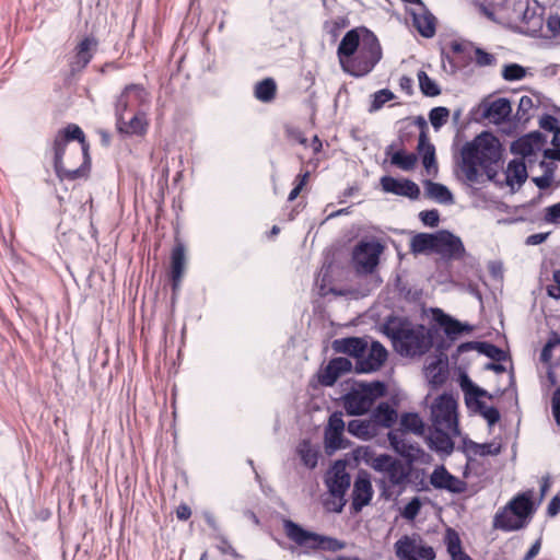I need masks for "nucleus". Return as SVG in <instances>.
I'll return each instance as SVG.
<instances>
[{"instance_id": "19", "label": "nucleus", "mask_w": 560, "mask_h": 560, "mask_svg": "<svg viewBox=\"0 0 560 560\" xmlns=\"http://www.w3.org/2000/svg\"><path fill=\"white\" fill-rule=\"evenodd\" d=\"M480 108L482 110V117L495 125L506 121L512 113L511 103L504 97L482 102Z\"/></svg>"}, {"instance_id": "44", "label": "nucleus", "mask_w": 560, "mask_h": 560, "mask_svg": "<svg viewBox=\"0 0 560 560\" xmlns=\"http://www.w3.org/2000/svg\"><path fill=\"white\" fill-rule=\"evenodd\" d=\"M418 80L420 90L425 96L433 97L440 95L441 90L439 85L424 71H419Z\"/></svg>"}, {"instance_id": "23", "label": "nucleus", "mask_w": 560, "mask_h": 560, "mask_svg": "<svg viewBox=\"0 0 560 560\" xmlns=\"http://www.w3.org/2000/svg\"><path fill=\"white\" fill-rule=\"evenodd\" d=\"M416 9H410L412 24L419 32V35H434L436 27V18L422 4H416Z\"/></svg>"}, {"instance_id": "16", "label": "nucleus", "mask_w": 560, "mask_h": 560, "mask_svg": "<svg viewBox=\"0 0 560 560\" xmlns=\"http://www.w3.org/2000/svg\"><path fill=\"white\" fill-rule=\"evenodd\" d=\"M373 487L371 482L370 475L361 470L357 475L353 488H352V502H351V509L353 512L358 513L360 512L364 506L370 504L372 498H373Z\"/></svg>"}, {"instance_id": "54", "label": "nucleus", "mask_w": 560, "mask_h": 560, "mask_svg": "<svg viewBox=\"0 0 560 560\" xmlns=\"http://www.w3.org/2000/svg\"><path fill=\"white\" fill-rule=\"evenodd\" d=\"M345 430V422L341 412H334L328 420L326 431H332L335 434H342Z\"/></svg>"}, {"instance_id": "9", "label": "nucleus", "mask_w": 560, "mask_h": 560, "mask_svg": "<svg viewBox=\"0 0 560 560\" xmlns=\"http://www.w3.org/2000/svg\"><path fill=\"white\" fill-rule=\"evenodd\" d=\"M395 553L399 560H434L435 552L419 536L405 535L395 542Z\"/></svg>"}, {"instance_id": "55", "label": "nucleus", "mask_w": 560, "mask_h": 560, "mask_svg": "<svg viewBox=\"0 0 560 560\" xmlns=\"http://www.w3.org/2000/svg\"><path fill=\"white\" fill-rule=\"evenodd\" d=\"M419 218L424 225L434 228L439 224L440 213L435 209L424 210L419 213Z\"/></svg>"}, {"instance_id": "49", "label": "nucleus", "mask_w": 560, "mask_h": 560, "mask_svg": "<svg viewBox=\"0 0 560 560\" xmlns=\"http://www.w3.org/2000/svg\"><path fill=\"white\" fill-rule=\"evenodd\" d=\"M526 74L525 68L517 63H510L503 68L502 77L506 81L522 80Z\"/></svg>"}, {"instance_id": "36", "label": "nucleus", "mask_w": 560, "mask_h": 560, "mask_svg": "<svg viewBox=\"0 0 560 560\" xmlns=\"http://www.w3.org/2000/svg\"><path fill=\"white\" fill-rule=\"evenodd\" d=\"M435 319L439 323V325H441L443 327L444 332L448 337H454V336L463 334L464 331L471 330V327L469 325L462 324L457 319L451 317L447 314H444L440 310L438 311Z\"/></svg>"}, {"instance_id": "56", "label": "nucleus", "mask_w": 560, "mask_h": 560, "mask_svg": "<svg viewBox=\"0 0 560 560\" xmlns=\"http://www.w3.org/2000/svg\"><path fill=\"white\" fill-rule=\"evenodd\" d=\"M544 220L549 224H560V201L545 209Z\"/></svg>"}, {"instance_id": "17", "label": "nucleus", "mask_w": 560, "mask_h": 560, "mask_svg": "<svg viewBox=\"0 0 560 560\" xmlns=\"http://www.w3.org/2000/svg\"><path fill=\"white\" fill-rule=\"evenodd\" d=\"M381 186L385 192L407 197L416 200L420 196L419 186L410 179H397L392 176H383Z\"/></svg>"}, {"instance_id": "7", "label": "nucleus", "mask_w": 560, "mask_h": 560, "mask_svg": "<svg viewBox=\"0 0 560 560\" xmlns=\"http://www.w3.org/2000/svg\"><path fill=\"white\" fill-rule=\"evenodd\" d=\"M369 465L377 472L384 474L386 482L392 488L405 489L409 481L411 468L401 460L387 454H381L372 458Z\"/></svg>"}, {"instance_id": "48", "label": "nucleus", "mask_w": 560, "mask_h": 560, "mask_svg": "<svg viewBox=\"0 0 560 560\" xmlns=\"http://www.w3.org/2000/svg\"><path fill=\"white\" fill-rule=\"evenodd\" d=\"M395 97L394 93L388 89H383L373 94V101L371 103L370 112L378 110L384 104L392 101Z\"/></svg>"}, {"instance_id": "60", "label": "nucleus", "mask_w": 560, "mask_h": 560, "mask_svg": "<svg viewBox=\"0 0 560 560\" xmlns=\"http://www.w3.org/2000/svg\"><path fill=\"white\" fill-rule=\"evenodd\" d=\"M551 407L555 421L560 425V386L553 392Z\"/></svg>"}, {"instance_id": "2", "label": "nucleus", "mask_w": 560, "mask_h": 560, "mask_svg": "<svg viewBox=\"0 0 560 560\" xmlns=\"http://www.w3.org/2000/svg\"><path fill=\"white\" fill-rule=\"evenodd\" d=\"M381 57L377 37H342L338 47L341 68L353 77L371 72Z\"/></svg>"}, {"instance_id": "35", "label": "nucleus", "mask_w": 560, "mask_h": 560, "mask_svg": "<svg viewBox=\"0 0 560 560\" xmlns=\"http://www.w3.org/2000/svg\"><path fill=\"white\" fill-rule=\"evenodd\" d=\"M444 541L452 560H472L462 548L459 535L453 528H447Z\"/></svg>"}, {"instance_id": "11", "label": "nucleus", "mask_w": 560, "mask_h": 560, "mask_svg": "<svg viewBox=\"0 0 560 560\" xmlns=\"http://www.w3.org/2000/svg\"><path fill=\"white\" fill-rule=\"evenodd\" d=\"M149 105V92L140 84H129L124 89L116 102L115 114L147 112Z\"/></svg>"}, {"instance_id": "28", "label": "nucleus", "mask_w": 560, "mask_h": 560, "mask_svg": "<svg viewBox=\"0 0 560 560\" xmlns=\"http://www.w3.org/2000/svg\"><path fill=\"white\" fill-rule=\"evenodd\" d=\"M418 153L422 158V164L429 175L438 172V164L435 160V148L429 141L425 131H421L418 139Z\"/></svg>"}, {"instance_id": "14", "label": "nucleus", "mask_w": 560, "mask_h": 560, "mask_svg": "<svg viewBox=\"0 0 560 560\" xmlns=\"http://www.w3.org/2000/svg\"><path fill=\"white\" fill-rule=\"evenodd\" d=\"M116 125L119 132L128 136H143L149 126L147 112L116 114Z\"/></svg>"}, {"instance_id": "13", "label": "nucleus", "mask_w": 560, "mask_h": 560, "mask_svg": "<svg viewBox=\"0 0 560 560\" xmlns=\"http://www.w3.org/2000/svg\"><path fill=\"white\" fill-rule=\"evenodd\" d=\"M388 352L380 341L366 342V351L362 352L360 359L355 362V372L373 373L378 371L387 360Z\"/></svg>"}, {"instance_id": "34", "label": "nucleus", "mask_w": 560, "mask_h": 560, "mask_svg": "<svg viewBox=\"0 0 560 560\" xmlns=\"http://www.w3.org/2000/svg\"><path fill=\"white\" fill-rule=\"evenodd\" d=\"M96 46L94 37H84L79 44L75 54V61H72V72L78 69H83L91 60L93 56V48Z\"/></svg>"}, {"instance_id": "31", "label": "nucleus", "mask_w": 560, "mask_h": 560, "mask_svg": "<svg viewBox=\"0 0 560 560\" xmlns=\"http://www.w3.org/2000/svg\"><path fill=\"white\" fill-rule=\"evenodd\" d=\"M525 522L521 520L511 509L505 506L494 516L493 525L495 528L506 532L516 530L524 526Z\"/></svg>"}, {"instance_id": "25", "label": "nucleus", "mask_w": 560, "mask_h": 560, "mask_svg": "<svg viewBox=\"0 0 560 560\" xmlns=\"http://www.w3.org/2000/svg\"><path fill=\"white\" fill-rule=\"evenodd\" d=\"M452 258H460L465 248L459 237L448 231H439L438 252Z\"/></svg>"}, {"instance_id": "6", "label": "nucleus", "mask_w": 560, "mask_h": 560, "mask_svg": "<svg viewBox=\"0 0 560 560\" xmlns=\"http://www.w3.org/2000/svg\"><path fill=\"white\" fill-rule=\"evenodd\" d=\"M400 430L388 433V440L393 448L402 456L415 458L419 453V448L408 445L404 439L405 432H411L417 435L424 433V423L421 417L416 412H407L400 417Z\"/></svg>"}, {"instance_id": "43", "label": "nucleus", "mask_w": 560, "mask_h": 560, "mask_svg": "<svg viewBox=\"0 0 560 560\" xmlns=\"http://www.w3.org/2000/svg\"><path fill=\"white\" fill-rule=\"evenodd\" d=\"M390 162L402 171H411L416 166L417 155L399 150L392 155Z\"/></svg>"}, {"instance_id": "58", "label": "nucleus", "mask_w": 560, "mask_h": 560, "mask_svg": "<svg viewBox=\"0 0 560 560\" xmlns=\"http://www.w3.org/2000/svg\"><path fill=\"white\" fill-rule=\"evenodd\" d=\"M57 240H58L60 247H62L63 253L66 254L70 246V236L68 235L67 228H65L62 225V223H60L57 226Z\"/></svg>"}, {"instance_id": "21", "label": "nucleus", "mask_w": 560, "mask_h": 560, "mask_svg": "<svg viewBox=\"0 0 560 560\" xmlns=\"http://www.w3.org/2000/svg\"><path fill=\"white\" fill-rule=\"evenodd\" d=\"M352 370V363L347 358H335L320 371L318 380L324 386H332L337 380Z\"/></svg>"}, {"instance_id": "32", "label": "nucleus", "mask_w": 560, "mask_h": 560, "mask_svg": "<svg viewBox=\"0 0 560 560\" xmlns=\"http://www.w3.org/2000/svg\"><path fill=\"white\" fill-rule=\"evenodd\" d=\"M439 232L434 234L419 233L411 238L410 249L415 254L438 252Z\"/></svg>"}, {"instance_id": "63", "label": "nucleus", "mask_w": 560, "mask_h": 560, "mask_svg": "<svg viewBox=\"0 0 560 560\" xmlns=\"http://www.w3.org/2000/svg\"><path fill=\"white\" fill-rule=\"evenodd\" d=\"M548 294L555 299H560V270L553 272V283L548 285Z\"/></svg>"}, {"instance_id": "15", "label": "nucleus", "mask_w": 560, "mask_h": 560, "mask_svg": "<svg viewBox=\"0 0 560 560\" xmlns=\"http://www.w3.org/2000/svg\"><path fill=\"white\" fill-rule=\"evenodd\" d=\"M430 483L434 489L445 490L451 493H463L467 489V482L451 472L443 466H436L430 475Z\"/></svg>"}, {"instance_id": "8", "label": "nucleus", "mask_w": 560, "mask_h": 560, "mask_svg": "<svg viewBox=\"0 0 560 560\" xmlns=\"http://www.w3.org/2000/svg\"><path fill=\"white\" fill-rule=\"evenodd\" d=\"M432 427L458 429L457 401L452 395H440L431 406Z\"/></svg>"}, {"instance_id": "30", "label": "nucleus", "mask_w": 560, "mask_h": 560, "mask_svg": "<svg viewBox=\"0 0 560 560\" xmlns=\"http://www.w3.org/2000/svg\"><path fill=\"white\" fill-rule=\"evenodd\" d=\"M506 184L514 188L521 187L527 179V170L522 159H514L509 162L505 170Z\"/></svg>"}, {"instance_id": "53", "label": "nucleus", "mask_w": 560, "mask_h": 560, "mask_svg": "<svg viewBox=\"0 0 560 560\" xmlns=\"http://www.w3.org/2000/svg\"><path fill=\"white\" fill-rule=\"evenodd\" d=\"M421 509V501L418 497L412 498L404 508L401 515L404 518L412 521L417 517Z\"/></svg>"}, {"instance_id": "38", "label": "nucleus", "mask_w": 560, "mask_h": 560, "mask_svg": "<svg viewBox=\"0 0 560 560\" xmlns=\"http://www.w3.org/2000/svg\"><path fill=\"white\" fill-rule=\"evenodd\" d=\"M470 349H477L480 353L485 354L486 357L494 360V361H502L505 358V353L502 349L499 347L488 343V342H466L459 346V351L470 350Z\"/></svg>"}, {"instance_id": "41", "label": "nucleus", "mask_w": 560, "mask_h": 560, "mask_svg": "<svg viewBox=\"0 0 560 560\" xmlns=\"http://www.w3.org/2000/svg\"><path fill=\"white\" fill-rule=\"evenodd\" d=\"M277 84L272 78H266L256 83L254 89L255 97L262 103H270L275 100Z\"/></svg>"}, {"instance_id": "1", "label": "nucleus", "mask_w": 560, "mask_h": 560, "mask_svg": "<svg viewBox=\"0 0 560 560\" xmlns=\"http://www.w3.org/2000/svg\"><path fill=\"white\" fill-rule=\"evenodd\" d=\"M501 155L500 141L490 132H482L463 145L457 177L469 186L492 180Z\"/></svg>"}, {"instance_id": "47", "label": "nucleus", "mask_w": 560, "mask_h": 560, "mask_svg": "<svg viewBox=\"0 0 560 560\" xmlns=\"http://www.w3.org/2000/svg\"><path fill=\"white\" fill-rule=\"evenodd\" d=\"M534 107L533 100L529 96H522L518 102V107L515 114L520 122H526L530 118V110Z\"/></svg>"}, {"instance_id": "42", "label": "nucleus", "mask_w": 560, "mask_h": 560, "mask_svg": "<svg viewBox=\"0 0 560 560\" xmlns=\"http://www.w3.org/2000/svg\"><path fill=\"white\" fill-rule=\"evenodd\" d=\"M298 454L302 460V463L307 468H314L317 465L318 460V451L313 447V445L304 440L298 446Z\"/></svg>"}, {"instance_id": "18", "label": "nucleus", "mask_w": 560, "mask_h": 560, "mask_svg": "<svg viewBox=\"0 0 560 560\" xmlns=\"http://www.w3.org/2000/svg\"><path fill=\"white\" fill-rule=\"evenodd\" d=\"M68 67H70V58L65 56L60 73L54 79L51 93L52 100L56 103H60L66 109L70 98V71Z\"/></svg>"}, {"instance_id": "20", "label": "nucleus", "mask_w": 560, "mask_h": 560, "mask_svg": "<svg viewBox=\"0 0 560 560\" xmlns=\"http://www.w3.org/2000/svg\"><path fill=\"white\" fill-rule=\"evenodd\" d=\"M459 434V430H446L432 427L427 438L429 447L439 453L451 454L454 448L453 438Z\"/></svg>"}, {"instance_id": "46", "label": "nucleus", "mask_w": 560, "mask_h": 560, "mask_svg": "<svg viewBox=\"0 0 560 560\" xmlns=\"http://www.w3.org/2000/svg\"><path fill=\"white\" fill-rule=\"evenodd\" d=\"M450 116V110L446 107H434L429 114V119L432 127L438 130L446 124Z\"/></svg>"}, {"instance_id": "39", "label": "nucleus", "mask_w": 560, "mask_h": 560, "mask_svg": "<svg viewBox=\"0 0 560 560\" xmlns=\"http://www.w3.org/2000/svg\"><path fill=\"white\" fill-rule=\"evenodd\" d=\"M377 428L371 420H351L348 423V432L357 438L369 440L376 434Z\"/></svg>"}, {"instance_id": "27", "label": "nucleus", "mask_w": 560, "mask_h": 560, "mask_svg": "<svg viewBox=\"0 0 560 560\" xmlns=\"http://www.w3.org/2000/svg\"><path fill=\"white\" fill-rule=\"evenodd\" d=\"M366 340L360 337H348L336 339L332 348L338 353H345L357 359H360L362 352L366 351Z\"/></svg>"}, {"instance_id": "5", "label": "nucleus", "mask_w": 560, "mask_h": 560, "mask_svg": "<svg viewBox=\"0 0 560 560\" xmlns=\"http://www.w3.org/2000/svg\"><path fill=\"white\" fill-rule=\"evenodd\" d=\"M287 537L298 546L313 550L339 551L346 548V542L337 538L308 532L291 520L283 521Z\"/></svg>"}, {"instance_id": "3", "label": "nucleus", "mask_w": 560, "mask_h": 560, "mask_svg": "<svg viewBox=\"0 0 560 560\" xmlns=\"http://www.w3.org/2000/svg\"><path fill=\"white\" fill-rule=\"evenodd\" d=\"M385 334L392 339L395 350L404 357H420L432 346V337L423 325L409 322H389Z\"/></svg>"}, {"instance_id": "62", "label": "nucleus", "mask_w": 560, "mask_h": 560, "mask_svg": "<svg viewBox=\"0 0 560 560\" xmlns=\"http://www.w3.org/2000/svg\"><path fill=\"white\" fill-rule=\"evenodd\" d=\"M539 125L542 129L552 132L560 128L558 126V119L551 115H545L544 117H541Z\"/></svg>"}, {"instance_id": "4", "label": "nucleus", "mask_w": 560, "mask_h": 560, "mask_svg": "<svg viewBox=\"0 0 560 560\" xmlns=\"http://www.w3.org/2000/svg\"><path fill=\"white\" fill-rule=\"evenodd\" d=\"M386 393L383 382L354 383L343 396V407L349 415L359 416L366 413L375 400Z\"/></svg>"}, {"instance_id": "45", "label": "nucleus", "mask_w": 560, "mask_h": 560, "mask_svg": "<svg viewBox=\"0 0 560 560\" xmlns=\"http://www.w3.org/2000/svg\"><path fill=\"white\" fill-rule=\"evenodd\" d=\"M349 20L346 16H336L324 24V31L328 35H340L349 26Z\"/></svg>"}, {"instance_id": "61", "label": "nucleus", "mask_w": 560, "mask_h": 560, "mask_svg": "<svg viewBox=\"0 0 560 560\" xmlns=\"http://www.w3.org/2000/svg\"><path fill=\"white\" fill-rule=\"evenodd\" d=\"M342 434H335L332 431H325V440L328 447L334 450L340 448L342 442Z\"/></svg>"}, {"instance_id": "24", "label": "nucleus", "mask_w": 560, "mask_h": 560, "mask_svg": "<svg viewBox=\"0 0 560 560\" xmlns=\"http://www.w3.org/2000/svg\"><path fill=\"white\" fill-rule=\"evenodd\" d=\"M544 147V140L539 132L525 135L515 140L511 145L512 153L520 155L522 160L529 158L536 152L540 151Z\"/></svg>"}, {"instance_id": "40", "label": "nucleus", "mask_w": 560, "mask_h": 560, "mask_svg": "<svg viewBox=\"0 0 560 560\" xmlns=\"http://www.w3.org/2000/svg\"><path fill=\"white\" fill-rule=\"evenodd\" d=\"M508 508L525 522L526 517L529 516L534 510L532 492L518 494L508 504Z\"/></svg>"}, {"instance_id": "26", "label": "nucleus", "mask_w": 560, "mask_h": 560, "mask_svg": "<svg viewBox=\"0 0 560 560\" xmlns=\"http://www.w3.org/2000/svg\"><path fill=\"white\" fill-rule=\"evenodd\" d=\"M78 141L81 145L83 162L79 168L72 170V179L86 177L91 170L90 144L85 141L82 129L72 125V141Z\"/></svg>"}, {"instance_id": "33", "label": "nucleus", "mask_w": 560, "mask_h": 560, "mask_svg": "<svg viewBox=\"0 0 560 560\" xmlns=\"http://www.w3.org/2000/svg\"><path fill=\"white\" fill-rule=\"evenodd\" d=\"M425 195L434 201L442 205H451L454 202V197L451 190L443 184L434 183L431 180L424 182Z\"/></svg>"}, {"instance_id": "50", "label": "nucleus", "mask_w": 560, "mask_h": 560, "mask_svg": "<svg viewBox=\"0 0 560 560\" xmlns=\"http://www.w3.org/2000/svg\"><path fill=\"white\" fill-rule=\"evenodd\" d=\"M472 451L479 456L498 455L501 452V445L499 443H472Z\"/></svg>"}, {"instance_id": "59", "label": "nucleus", "mask_w": 560, "mask_h": 560, "mask_svg": "<svg viewBox=\"0 0 560 560\" xmlns=\"http://www.w3.org/2000/svg\"><path fill=\"white\" fill-rule=\"evenodd\" d=\"M476 55V62L479 66H490L495 61V58L493 55L486 52L481 48H477L475 51Z\"/></svg>"}, {"instance_id": "22", "label": "nucleus", "mask_w": 560, "mask_h": 560, "mask_svg": "<svg viewBox=\"0 0 560 560\" xmlns=\"http://www.w3.org/2000/svg\"><path fill=\"white\" fill-rule=\"evenodd\" d=\"M351 483L350 475L347 472L345 465L336 463L328 471L326 485L329 494H338L345 497Z\"/></svg>"}, {"instance_id": "51", "label": "nucleus", "mask_w": 560, "mask_h": 560, "mask_svg": "<svg viewBox=\"0 0 560 560\" xmlns=\"http://www.w3.org/2000/svg\"><path fill=\"white\" fill-rule=\"evenodd\" d=\"M477 406L481 416L487 420L489 425H493L500 420V412L495 407L487 406L485 402L479 400H477Z\"/></svg>"}, {"instance_id": "37", "label": "nucleus", "mask_w": 560, "mask_h": 560, "mask_svg": "<svg viewBox=\"0 0 560 560\" xmlns=\"http://www.w3.org/2000/svg\"><path fill=\"white\" fill-rule=\"evenodd\" d=\"M397 411L386 402L380 404L372 413V421L384 428H390L397 421Z\"/></svg>"}, {"instance_id": "57", "label": "nucleus", "mask_w": 560, "mask_h": 560, "mask_svg": "<svg viewBox=\"0 0 560 560\" xmlns=\"http://www.w3.org/2000/svg\"><path fill=\"white\" fill-rule=\"evenodd\" d=\"M560 343V338L556 337L553 339H549L547 343L544 346L540 352V361L545 364H548L552 358L553 348Z\"/></svg>"}, {"instance_id": "29", "label": "nucleus", "mask_w": 560, "mask_h": 560, "mask_svg": "<svg viewBox=\"0 0 560 560\" xmlns=\"http://www.w3.org/2000/svg\"><path fill=\"white\" fill-rule=\"evenodd\" d=\"M185 247L183 244H177L174 246L171 255V278L173 281V290H177L179 288L182 277L185 270Z\"/></svg>"}, {"instance_id": "10", "label": "nucleus", "mask_w": 560, "mask_h": 560, "mask_svg": "<svg viewBox=\"0 0 560 560\" xmlns=\"http://www.w3.org/2000/svg\"><path fill=\"white\" fill-rule=\"evenodd\" d=\"M382 250L383 246L378 242H360L352 253V262L355 271L361 275L372 273L378 265Z\"/></svg>"}, {"instance_id": "52", "label": "nucleus", "mask_w": 560, "mask_h": 560, "mask_svg": "<svg viewBox=\"0 0 560 560\" xmlns=\"http://www.w3.org/2000/svg\"><path fill=\"white\" fill-rule=\"evenodd\" d=\"M346 502L345 497L329 494V497L324 500V506L328 512L340 513L346 505Z\"/></svg>"}, {"instance_id": "12", "label": "nucleus", "mask_w": 560, "mask_h": 560, "mask_svg": "<svg viewBox=\"0 0 560 560\" xmlns=\"http://www.w3.org/2000/svg\"><path fill=\"white\" fill-rule=\"evenodd\" d=\"M70 143V124L65 126L54 140V170L62 190H68L67 183L70 182V171L63 166V156Z\"/></svg>"}, {"instance_id": "64", "label": "nucleus", "mask_w": 560, "mask_h": 560, "mask_svg": "<svg viewBox=\"0 0 560 560\" xmlns=\"http://www.w3.org/2000/svg\"><path fill=\"white\" fill-rule=\"evenodd\" d=\"M559 512H560V490L551 499V501L549 502L548 508H547V513L551 517L558 515Z\"/></svg>"}]
</instances>
